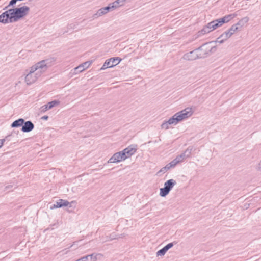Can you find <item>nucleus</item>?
<instances>
[{"instance_id":"f8f14e48","label":"nucleus","mask_w":261,"mask_h":261,"mask_svg":"<svg viewBox=\"0 0 261 261\" xmlns=\"http://www.w3.org/2000/svg\"><path fill=\"white\" fill-rule=\"evenodd\" d=\"M92 63V62L91 61H89L81 64L77 67L74 68V72L76 74L83 72L88 68Z\"/></svg>"},{"instance_id":"0eeeda50","label":"nucleus","mask_w":261,"mask_h":261,"mask_svg":"<svg viewBox=\"0 0 261 261\" xmlns=\"http://www.w3.org/2000/svg\"><path fill=\"white\" fill-rule=\"evenodd\" d=\"M176 184V181L175 180L173 179L168 180L165 182L164 187L160 189V195L161 197L167 196Z\"/></svg>"},{"instance_id":"b1692460","label":"nucleus","mask_w":261,"mask_h":261,"mask_svg":"<svg viewBox=\"0 0 261 261\" xmlns=\"http://www.w3.org/2000/svg\"><path fill=\"white\" fill-rule=\"evenodd\" d=\"M106 14H107V13H106V12L105 11V9L103 7V8H101L98 9L97 11V12H96V13H95L93 15V17H94V18H96L101 17L102 15H105Z\"/></svg>"},{"instance_id":"a878e982","label":"nucleus","mask_w":261,"mask_h":261,"mask_svg":"<svg viewBox=\"0 0 261 261\" xmlns=\"http://www.w3.org/2000/svg\"><path fill=\"white\" fill-rule=\"evenodd\" d=\"M103 8L105 9V11L107 14L110 11L113 10V9H115L116 6H114V4H113V3H112L110 4L109 5V6L103 7Z\"/></svg>"},{"instance_id":"39448f33","label":"nucleus","mask_w":261,"mask_h":261,"mask_svg":"<svg viewBox=\"0 0 261 261\" xmlns=\"http://www.w3.org/2000/svg\"><path fill=\"white\" fill-rule=\"evenodd\" d=\"M10 9L12 16L11 21L16 22L25 16L28 13L30 9L28 6H23L20 8Z\"/></svg>"},{"instance_id":"9d476101","label":"nucleus","mask_w":261,"mask_h":261,"mask_svg":"<svg viewBox=\"0 0 261 261\" xmlns=\"http://www.w3.org/2000/svg\"><path fill=\"white\" fill-rule=\"evenodd\" d=\"M10 11V9H9L0 15V22L3 23L13 22V21H11V17L12 16Z\"/></svg>"},{"instance_id":"f704fd0d","label":"nucleus","mask_w":261,"mask_h":261,"mask_svg":"<svg viewBox=\"0 0 261 261\" xmlns=\"http://www.w3.org/2000/svg\"><path fill=\"white\" fill-rule=\"evenodd\" d=\"M73 245V244L71 245L69 248H71V247H72V246Z\"/></svg>"},{"instance_id":"393cba45","label":"nucleus","mask_w":261,"mask_h":261,"mask_svg":"<svg viewBox=\"0 0 261 261\" xmlns=\"http://www.w3.org/2000/svg\"><path fill=\"white\" fill-rule=\"evenodd\" d=\"M212 22H213L214 28L215 30H216L218 28L220 27L222 25H223L221 24V22L220 20H219V19L213 20V21H212Z\"/></svg>"},{"instance_id":"bb28decb","label":"nucleus","mask_w":261,"mask_h":261,"mask_svg":"<svg viewBox=\"0 0 261 261\" xmlns=\"http://www.w3.org/2000/svg\"><path fill=\"white\" fill-rule=\"evenodd\" d=\"M122 237H123V234H121V236L118 237L117 235H116V234L112 233L110 235L109 240H113L114 239H117L122 238Z\"/></svg>"},{"instance_id":"412c9836","label":"nucleus","mask_w":261,"mask_h":261,"mask_svg":"<svg viewBox=\"0 0 261 261\" xmlns=\"http://www.w3.org/2000/svg\"><path fill=\"white\" fill-rule=\"evenodd\" d=\"M130 0H116L113 2V4L116 6V9L119 7L124 6L126 3H128Z\"/></svg>"},{"instance_id":"1a4fd4ad","label":"nucleus","mask_w":261,"mask_h":261,"mask_svg":"<svg viewBox=\"0 0 261 261\" xmlns=\"http://www.w3.org/2000/svg\"><path fill=\"white\" fill-rule=\"evenodd\" d=\"M126 159V157L124 153H123L122 151H120L114 153L108 162L110 163H118Z\"/></svg>"},{"instance_id":"5701e85b","label":"nucleus","mask_w":261,"mask_h":261,"mask_svg":"<svg viewBox=\"0 0 261 261\" xmlns=\"http://www.w3.org/2000/svg\"><path fill=\"white\" fill-rule=\"evenodd\" d=\"M249 19L248 17H244L238 21V22L234 25L239 27V30L242 28L246 23L248 22Z\"/></svg>"},{"instance_id":"f257e3e1","label":"nucleus","mask_w":261,"mask_h":261,"mask_svg":"<svg viewBox=\"0 0 261 261\" xmlns=\"http://www.w3.org/2000/svg\"><path fill=\"white\" fill-rule=\"evenodd\" d=\"M56 60V58L51 57L42 60L32 65L25 76L26 84L30 85L36 82L49 67L55 64Z\"/></svg>"},{"instance_id":"4be33fe9","label":"nucleus","mask_w":261,"mask_h":261,"mask_svg":"<svg viewBox=\"0 0 261 261\" xmlns=\"http://www.w3.org/2000/svg\"><path fill=\"white\" fill-rule=\"evenodd\" d=\"M24 119L22 118H19L15 121H14L11 125L12 127H18L20 126H22L24 123Z\"/></svg>"},{"instance_id":"423d86ee","label":"nucleus","mask_w":261,"mask_h":261,"mask_svg":"<svg viewBox=\"0 0 261 261\" xmlns=\"http://www.w3.org/2000/svg\"><path fill=\"white\" fill-rule=\"evenodd\" d=\"M192 149L193 147L189 146L182 153L176 156L175 159L171 161L174 166L175 167L178 164L183 162L187 158H190Z\"/></svg>"},{"instance_id":"9b49d317","label":"nucleus","mask_w":261,"mask_h":261,"mask_svg":"<svg viewBox=\"0 0 261 261\" xmlns=\"http://www.w3.org/2000/svg\"><path fill=\"white\" fill-rule=\"evenodd\" d=\"M215 30L213 22L211 21L204 26L202 29L198 32V36H200L204 34H207Z\"/></svg>"},{"instance_id":"cd10ccee","label":"nucleus","mask_w":261,"mask_h":261,"mask_svg":"<svg viewBox=\"0 0 261 261\" xmlns=\"http://www.w3.org/2000/svg\"><path fill=\"white\" fill-rule=\"evenodd\" d=\"M17 2H18V0H11L9 3V5L6 8L15 4Z\"/></svg>"},{"instance_id":"c756f323","label":"nucleus","mask_w":261,"mask_h":261,"mask_svg":"<svg viewBox=\"0 0 261 261\" xmlns=\"http://www.w3.org/2000/svg\"><path fill=\"white\" fill-rule=\"evenodd\" d=\"M257 170H261V160L260 161L258 166H257Z\"/></svg>"},{"instance_id":"473e14b6","label":"nucleus","mask_w":261,"mask_h":261,"mask_svg":"<svg viewBox=\"0 0 261 261\" xmlns=\"http://www.w3.org/2000/svg\"><path fill=\"white\" fill-rule=\"evenodd\" d=\"M70 203H76L75 201H72Z\"/></svg>"},{"instance_id":"4468645a","label":"nucleus","mask_w":261,"mask_h":261,"mask_svg":"<svg viewBox=\"0 0 261 261\" xmlns=\"http://www.w3.org/2000/svg\"><path fill=\"white\" fill-rule=\"evenodd\" d=\"M136 151L137 149L136 148L133 147L132 145H130L122 150V152L124 153L126 159H127L134 154Z\"/></svg>"},{"instance_id":"7c9ffc66","label":"nucleus","mask_w":261,"mask_h":261,"mask_svg":"<svg viewBox=\"0 0 261 261\" xmlns=\"http://www.w3.org/2000/svg\"><path fill=\"white\" fill-rule=\"evenodd\" d=\"M12 188V185H8L7 186H6L5 189V190H7L11 189Z\"/></svg>"},{"instance_id":"a211bd4d","label":"nucleus","mask_w":261,"mask_h":261,"mask_svg":"<svg viewBox=\"0 0 261 261\" xmlns=\"http://www.w3.org/2000/svg\"><path fill=\"white\" fill-rule=\"evenodd\" d=\"M103 255L100 253H92L90 255H86L82 257L83 260L84 261H96L98 256H102Z\"/></svg>"},{"instance_id":"f3484780","label":"nucleus","mask_w":261,"mask_h":261,"mask_svg":"<svg viewBox=\"0 0 261 261\" xmlns=\"http://www.w3.org/2000/svg\"><path fill=\"white\" fill-rule=\"evenodd\" d=\"M70 203L67 200L60 199L55 204L50 207V208L53 209L55 208H60L63 206H67Z\"/></svg>"},{"instance_id":"72a5a7b5","label":"nucleus","mask_w":261,"mask_h":261,"mask_svg":"<svg viewBox=\"0 0 261 261\" xmlns=\"http://www.w3.org/2000/svg\"><path fill=\"white\" fill-rule=\"evenodd\" d=\"M63 251H64V250H63ZM62 252V251H60V252H59L57 253V254H59L61 253Z\"/></svg>"},{"instance_id":"c85d7f7f","label":"nucleus","mask_w":261,"mask_h":261,"mask_svg":"<svg viewBox=\"0 0 261 261\" xmlns=\"http://www.w3.org/2000/svg\"><path fill=\"white\" fill-rule=\"evenodd\" d=\"M5 141V139H0V148L3 145Z\"/></svg>"},{"instance_id":"f03ea898","label":"nucleus","mask_w":261,"mask_h":261,"mask_svg":"<svg viewBox=\"0 0 261 261\" xmlns=\"http://www.w3.org/2000/svg\"><path fill=\"white\" fill-rule=\"evenodd\" d=\"M193 111L192 110V108L189 107L186 108V109L175 114L168 121L163 123L161 125V127L163 129H167L169 128V125H175L182 120L191 117Z\"/></svg>"},{"instance_id":"2f4dec72","label":"nucleus","mask_w":261,"mask_h":261,"mask_svg":"<svg viewBox=\"0 0 261 261\" xmlns=\"http://www.w3.org/2000/svg\"><path fill=\"white\" fill-rule=\"evenodd\" d=\"M48 118V116H43L42 117V119H43V120H47Z\"/></svg>"},{"instance_id":"7ed1b4c3","label":"nucleus","mask_w":261,"mask_h":261,"mask_svg":"<svg viewBox=\"0 0 261 261\" xmlns=\"http://www.w3.org/2000/svg\"><path fill=\"white\" fill-rule=\"evenodd\" d=\"M239 30V27L236 25H233L227 31L223 33L216 41H211L204 44L202 46L206 49H214L216 47L217 43H222L224 40H226L230 38L236 32Z\"/></svg>"},{"instance_id":"ddd939ff","label":"nucleus","mask_w":261,"mask_h":261,"mask_svg":"<svg viewBox=\"0 0 261 261\" xmlns=\"http://www.w3.org/2000/svg\"><path fill=\"white\" fill-rule=\"evenodd\" d=\"M60 103V101L58 100H53L50 102H48L47 104L44 105L40 107V111L41 113H44L47 110L51 109L54 107L59 105Z\"/></svg>"},{"instance_id":"aec40b11","label":"nucleus","mask_w":261,"mask_h":261,"mask_svg":"<svg viewBox=\"0 0 261 261\" xmlns=\"http://www.w3.org/2000/svg\"><path fill=\"white\" fill-rule=\"evenodd\" d=\"M175 166L172 163V162H170L168 164H167L165 167L162 168L158 172V174H159L160 173H165L167 171H168L169 170H170L171 168H174Z\"/></svg>"},{"instance_id":"20e7f679","label":"nucleus","mask_w":261,"mask_h":261,"mask_svg":"<svg viewBox=\"0 0 261 261\" xmlns=\"http://www.w3.org/2000/svg\"><path fill=\"white\" fill-rule=\"evenodd\" d=\"M212 50H192L185 54L183 58L185 60L192 61L198 58H202L207 57Z\"/></svg>"},{"instance_id":"dca6fc26","label":"nucleus","mask_w":261,"mask_h":261,"mask_svg":"<svg viewBox=\"0 0 261 261\" xmlns=\"http://www.w3.org/2000/svg\"><path fill=\"white\" fill-rule=\"evenodd\" d=\"M176 243L175 242H172L168 244L165 246H164L163 248L160 249V250L156 252V255L158 256H163L165 254L166 252L170 248H171L173 245L174 244H176Z\"/></svg>"},{"instance_id":"2eb2a0df","label":"nucleus","mask_w":261,"mask_h":261,"mask_svg":"<svg viewBox=\"0 0 261 261\" xmlns=\"http://www.w3.org/2000/svg\"><path fill=\"white\" fill-rule=\"evenodd\" d=\"M34 128V125L31 121H24L21 130L24 133H28L32 130Z\"/></svg>"},{"instance_id":"6e6552de","label":"nucleus","mask_w":261,"mask_h":261,"mask_svg":"<svg viewBox=\"0 0 261 261\" xmlns=\"http://www.w3.org/2000/svg\"><path fill=\"white\" fill-rule=\"evenodd\" d=\"M121 59L119 57L111 58L106 60L100 70H105L108 68H111L118 65Z\"/></svg>"},{"instance_id":"6ab92c4d","label":"nucleus","mask_w":261,"mask_h":261,"mask_svg":"<svg viewBox=\"0 0 261 261\" xmlns=\"http://www.w3.org/2000/svg\"><path fill=\"white\" fill-rule=\"evenodd\" d=\"M235 16L236 15L234 14H230L226 15L223 17L220 18L219 20H220L221 24L223 25L225 23H227L229 21H230L231 19L234 18Z\"/></svg>"}]
</instances>
